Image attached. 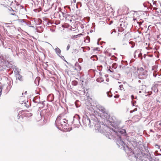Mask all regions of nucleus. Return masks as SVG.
Segmentation results:
<instances>
[{"instance_id":"obj_3","label":"nucleus","mask_w":161,"mask_h":161,"mask_svg":"<svg viewBox=\"0 0 161 161\" xmlns=\"http://www.w3.org/2000/svg\"><path fill=\"white\" fill-rule=\"evenodd\" d=\"M119 10L122 12V14H127L129 12V8L125 6H123L119 9Z\"/></svg>"},{"instance_id":"obj_13","label":"nucleus","mask_w":161,"mask_h":161,"mask_svg":"<svg viewBox=\"0 0 161 161\" xmlns=\"http://www.w3.org/2000/svg\"><path fill=\"white\" fill-rule=\"evenodd\" d=\"M119 89L121 90H124V88L123 87V85H121L119 86Z\"/></svg>"},{"instance_id":"obj_5","label":"nucleus","mask_w":161,"mask_h":161,"mask_svg":"<svg viewBox=\"0 0 161 161\" xmlns=\"http://www.w3.org/2000/svg\"><path fill=\"white\" fill-rule=\"evenodd\" d=\"M97 108L102 114H104L106 113V110L104 107L101 106H98L97 107Z\"/></svg>"},{"instance_id":"obj_24","label":"nucleus","mask_w":161,"mask_h":161,"mask_svg":"<svg viewBox=\"0 0 161 161\" xmlns=\"http://www.w3.org/2000/svg\"><path fill=\"white\" fill-rule=\"evenodd\" d=\"M116 65V64H113L112 66H114V65Z\"/></svg>"},{"instance_id":"obj_11","label":"nucleus","mask_w":161,"mask_h":161,"mask_svg":"<svg viewBox=\"0 0 161 161\" xmlns=\"http://www.w3.org/2000/svg\"><path fill=\"white\" fill-rule=\"evenodd\" d=\"M115 48H108L106 51V52L109 53L110 52H112V50H115Z\"/></svg>"},{"instance_id":"obj_17","label":"nucleus","mask_w":161,"mask_h":161,"mask_svg":"<svg viewBox=\"0 0 161 161\" xmlns=\"http://www.w3.org/2000/svg\"><path fill=\"white\" fill-rule=\"evenodd\" d=\"M70 47V46L69 44H68L67 47V50H68Z\"/></svg>"},{"instance_id":"obj_16","label":"nucleus","mask_w":161,"mask_h":161,"mask_svg":"<svg viewBox=\"0 0 161 161\" xmlns=\"http://www.w3.org/2000/svg\"><path fill=\"white\" fill-rule=\"evenodd\" d=\"M157 125H161V121L160 122L158 121L157 122Z\"/></svg>"},{"instance_id":"obj_28","label":"nucleus","mask_w":161,"mask_h":161,"mask_svg":"<svg viewBox=\"0 0 161 161\" xmlns=\"http://www.w3.org/2000/svg\"><path fill=\"white\" fill-rule=\"evenodd\" d=\"M24 111H27V110H24Z\"/></svg>"},{"instance_id":"obj_23","label":"nucleus","mask_w":161,"mask_h":161,"mask_svg":"<svg viewBox=\"0 0 161 161\" xmlns=\"http://www.w3.org/2000/svg\"><path fill=\"white\" fill-rule=\"evenodd\" d=\"M68 20H69L70 22L72 21V19H68Z\"/></svg>"},{"instance_id":"obj_4","label":"nucleus","mask_w":161,"mask_h":161,"mask_svg":"<svg viewBox=\"0 0 161 161\" xmlns=\"http://www.w3.org/2000/svg\"><path fill=\"white\" fill-rule=\"evenodd\" d=\"M7 12L9 14L12 15H16V11L13 10L11 7H9L7 10Z\"/></svg>"},{"instance_id":"obj_8","label":"nucleus","mask_w":161,"mask_h":161,"mask_svg":"<svg viewBox=\"0 0 161 161\" xmlns=\"http://www.w3.org/2000/svg\"><path fill=\"white\" fill-rule=\"evenodd\" d=\"M82 34H78L76 35H74L71 37V39L74 40H75L77 39V38H79L80 37V36L81 35H82Z\"/></svg>"},{"instance_id":"obj_25","label":"nucleus","mask_w":161,"mask_h":161,"mask_svg":"<svg viewBox=\"0 0 161 161\" xmlns=\"http://www.w3.org/2000/svg\"><path fill=\"white\" fill-rule=\"evenodd\" d=\"M68 17H70V16H69V15H68Z\"/></svg>"},{"instance_id":"obj_22","label":"nucleus","mask_w":161,"mask_h":161,"mask_svg":"<svg viewBox=\"0 0 161 161\" xmlns=\"http://www.w3.org/2000/svg\"><path fill=\"white\" fill-rule=\"evenodd\" d=\"M21 6H19V5H17V8H18V7H21Z\"/></svg>"},{"instance_id":"obj_2","label":"nucleus","mask_w":161,"mask_h":161,"mask_svg":"<svg viewBox=\"0 0 161 161\" xmlns=\"http://www.w3.org/2000/svg\"><path fill=\"white\" fill-rule=\"evenodd\" d=\"M137 72L139 75H145L147 73V71L142 67L138 68Z\"/></svg>"},{"instance_id":"obj_19","label":"nucleus","mask_w":161,"mask_h":161,"mask_svg":"<svg viewBox=\"0 0 161 161\" xmlns=\"http://www.w3.org/2000/svg\"><path fill=\"white\" fill-rule=\"evenodd\" d=\"M118 97H119V96H118L117 95H116V96H115V97L116 98H118Z\"/></svg>"},{"instance_id":"obj_18","label":"nucleus","mask_w":161,"mask_h":161,"mask_svg":"<svg viewBox=\"0 0 161 161\" xmlns=\"http://www.w3.org/2000/svg\"><path fill=\"white\" fill-rule=\"evenodd\" d=\"M99 48H96L94 49V50H98Z\"/></svg>"},{"instance_id":"obj_15","label":"nucleus","mask_w":161,"mask_h":161,"mask_svg":"<svg viewBox=\"0 0 161 161\" xmlns=\"http://www.w3.org/2000/svg\"><path fill=\"white\" fill-rule=\"evenodd\" d=\"M130 43L132 44V46H131L132 47H133L135 45V43L134 42H130Z\"/></svg>"},{"instance_id":"obj_14","label":"nucleus","mask_w":161,"mask_h":161,"mask_svg":"<svg viewBox=\"0 0 161 161\" xmlns=\"http://www.w3.org/2000/svg\"><path fill=\"white\" fill-rule=\"evenodd\" d=\"M137 58H141V59H142V54L141 53V52L140 53V54H139V55H138V56L137 57Z\"/></svg>"},{"instance_id":"obj_26","label":"nucleus","mask_w":161,"mask_h":161,"mask_svg":"<svg viewBox=\"0 0 161 161\" xmlns=\"http://www.w3.org/2000/svg\"><path fill=\"white\" fill-rule=\"evenodd\" d=\"M64 14L63 13V16H64V17H65V16H64Z\"/></svg>"},{"instance_id":"obj_6","label":"nucleus","mask_w":161,"mask_h":161,"mask_svg":"<svg viewBox=\"0 0 161 161\" xmlns=\"http://www.w3.org/2000/svg\"><path fill=\"white\" fill-rule=\"evenodd\" d=\"M9 18L11 21H14L18 19V17L16 15H12L9 16Z\"/></svg>"},{"instance_id":"obj_21","label":"nucleus","mask_w":161,"mask_h":161,"mask_svg":"<svg viewBox=\"0 0 161 161\" xmlns=\"http://www.w3.org/2000/svg\"><path fill=\"white\" fill-rule=\"evenodd\" d=\"M112 58H116L114 56H113L111 58V59Z\"/></svg>"},{"instance_id":"obj_12","label":"nucleus","mask_w":161,"mask_h":161,"mask_svg":"<svg viewBox=\"0 0 161 161\" xmlns=\"http://www.w3.org/2000/svg\"><path fill=\"white\" fill-rule=\"evenodd\" d=\"M23 118L22 116L20 115L19 116V118H18V120H17V122H19L20 121L22 122L23 121Z\"/></svg>"},{"instance_id":"obj_27","label":"nucleus","mask_w":161,"mask_h":161,"mask_svg":"<svg viewBox=\"0 0 161 161\" xmlns=\"http://www.w3.org/2000/svg\"><path fill=\"white\" fill-rule=\"evenodd\" d=\"M16 10H17V11H18V9H16Z\"/></svg>"},{"instance_id":"obj_9","label":"nucleus","mask_w":161,"mask_h":161,"mask_svg":"<svg viewBox=\"0 0 161 161\" xmlns=\"http://www.w3.org/2000/svg\"><path fill=\"white\" fill-rule=\"evenodd\" d=\"M140 52V51L139 50H137L135 52L134 54V56L135 58H137V57L138 55H139Z\"/></svg>"},{"instance_id":"obj_29","label":"nucleus","mask_w":161,"mask_h":161,"mask_svg":"<svg viewBox=\"0 0 161 161\" xmlns=\"http://www.w3.org/2000/svg\"><path fill=\"white\" fill-rule=\"evenodd\" d=\"M2 92V90L1 91V92H0V93H1V92Z\"/></svg>"},{"instance_id":"obj_7","label":"nucleus","mask_w":161,"mask_h":161,"mask_svg":"<svg viewBox=\"0 0 161 161\" xmlns=\"http://www.w3.org/2000/svg\"><path fill=\"white\" fill-rule=\"evenodd\" d=\"M55 51L56 53H57V55L59 57H60L61 58H64V57L62 56L61 55V50L58 47H57L55 49Z\"/></svg>"},{"instance_id":"obj_20","label":"nucleus","mask_w":161,"mask_h":161,"mask_svg":"<svg viewBox=\"0 0 161 161\" xmlns=\"http://www.w3.org/2000/svg\"><path fill=\"white\" fill-rule=\"evenodd\" d=\"M131 97L132 99H133L134 98V96L133 95H132Z\"/></svg>"},{"instance_id":"obj_10","label":"nucleus","mask_w":161,"mask_h":161,"mask_svg":"<svg viewBox=\"0 0 161 161\" xmlns=\"http://www.w3.org/2000/svg\"><path fill=\"white\" fill-rule=\"evenodd\" d=\"M16 79H19L20 80H22V76L19 74H17L16 75Z\"/></svg>"},{"instance_id":"obj_1","label":"nucleus","mask_w":161,"mask_h":161,"mask_svg":"<svg viewBox=\"0 0 161 161\" xmlns=\"http://www.w3.org/2000/svg\"><path fill=\"white\" fill-rule=\"evenodd\" d=\"M55 124L59 127H64L67 124L68 120L64 115L60 114L57 117Z\"/></svg>"}]
</instances>
